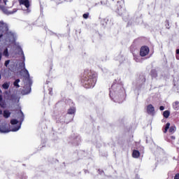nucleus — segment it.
<instances>
[{"mask_svg":"<svg viewBox=\"0 0 179 179\" xmlns=\"http://www.w3.org/2000/svg\"><path fill=\"white\" fill-rule=\"evenodd\" d=\"M1 78H2V77H1V73H0V80H1Z\"/></svg>","mask_w":179,"mask_h":179,"instance_id":"37","label":"nucleus"},{"mask_svg":"<svg viewBox=\"0 0 179 179\" xmlns=\"http://www.w3.org/2000/svg\"><path fill=\"white\" fill-rule=\"evenodd\" d=\"M165 27L166 29H170V22L169 21V20H166L165 21Z\"/></svg>","mask_w":179,"mask_h":179,"instance_id":"20","label":"nucleus"},{"mask_svg":"<svg viewBox=\"0 0 179 179\" xmlns=\"http://www.w3.org/2000/svg\"><path fill=\"white\" fill-rule=\"evenodd\" d=\"M176 54H177L178 55H179V49H177V50H176Z\"/></svg>","mask_w":179,"mask_h":179,"instance_id":"33","label":"nucleus"},{"mask_svg":"<svg viewBox=\"0 0 179 179\" xmlns=\"http://www.w3.org/2000/svg\"><path fill=\"white\" fill-rule=\"evenodd\" d=\"M176 59H179V57L178 56L176 55Z\"/></svg>","mask_w":179,"mask_h":179,"instance_id":"35","label":"nucleus"},{"mask_svg":"<svg viewBox=\"0 0 179 179\" xmlns=\"http://www.w3.org/2000/svg\"><path fill=\"white\" fill-rule=\"evenodd\" d=\"M20 113L22 114L21 120L23 121V120H24V115H23V112L22 110H20Z\"/></svg>","mask_w":179,"mask_h":179,"instance_id":"27","label":"nucleus"},{"mask_svg":"<svg viewBox=\"0 0 179 179\" xmlns=\"http://www.w3.org/2000/svg\"><path fill=\"white\" fill-rule=\"evenodd\" d=\"M24 72L25 75H27V78H30V74L29 73V71H27V69H24Z\"/></svg>","mask_w":179,"mask_h":179,"instance_id":"22","label":"nucleus"},{"mask_svg":"<svg viewBox=\"0 0 179 179\" xmlns=\"http://www.w3.org/2000/svg\"><path fill=\"white\" fill-rule=\"evenodd\" d=\"M116 12L120 16L127 12V9L125 8V3L124 1L121 0L120 1H117L116 4Z\"/></svg>","mask_w":179,"mask_h":179,"instance_id":"2","label":"nucleus"},{"mask_svg":"<svg viewBox=\"0 0 179 179\" xmlns=\"http://www.w3.org/2000/svg\"><path fill=\"white\" fill-rule=\"evenodd\" d=\"M9 83H4L3 85H2V87L3 89H5V90H8V89H9Z\"/></svg>","mask_w":179,"mask_h":179,"instance_id":"18","label":"nucleus"},{"mask_svg":"<svg viewBox=\"0 0 179 179\" xmlns=\"http://www.w3.org/2000/svg\"><path fill=\"white\" fill-rule=\"evenodd\" d=\"M0 92H1V90H0Z\"/></svg>","mask_w":179,"mask_h":179,"instance_id":"38","label":"nucleus"},{"mask_svg":"<svg viewBox=\"0 0 179 179\" xmlns=\"http://www.w3.org/2000/svg\"><path fill=\"white\" fill-rule=\"evenodd\" d=\"M3 55H4V57H9V52L8 51V48H6L4 50V51L3 52Z\"/></svg>","mask_w":179,"mask_h":179,"instance_id":"19","label":"nucleus"},{"mask_svg":"<svg viewBox=\"0 0 179 179\" xmlns=\"http://www.w3.org/2000/svg\"><path fill=\"white\" fill-rule=\"evenodd\" d=\"M0 107L1 108H5L6 107V103H5V101H3V99L2 98V95L0 94Z\"/></svg>","mask_w":179,"mask_h":179,"instance_id":"11","label":"nucleus"},{"mask_svg":"<svg viewBox=\"0 0 179 179\" xmlns=\"http://www.w3.org/2000/svg\"><path fill=\"white\" fill-rule=\"evenodd\" d=\"M147 113L148 114H152V113H155V107L152 104H149L147 106Z\"/></svg>","mask_w":179,"mask_h":179,"instance_id":"8","label":"nucleus"},{"mask_svg":"<svg viewBox=\"0 0 179 179\" xmlns=\"http://www.w3.org/2000/svg\"><path fill=\"white\" fill-rule=\"evenodd\" d=\"M17 122H19V121H17V120H15V119H13L10 120L11 125H16Z\"/></svg>","mask_w":179,"mask_h":179,"instance_id":"21","label":"nucleus"},{"mask_svg":"<svg viewBox=\"0 0 179 179\" xmlns=\"http://www.w3.org/2000/svg\"><path fill=\"white\" fill-rule=\"evenodd\" d=\"M75 113H76V109L75 108H70L67 111V114L69 115L75 114Z\"/></svg>","mask_w":179,"mask_h":179,"instance_id":"13","label":"nucleus"},{"mask_svg":"<svg viewBox=\"0 0 179 179\" xmlns=\"http://www.w3.org/2000/svg\"><path fill=\"white\" fill-rule=\"evenodd\" d=\"M150 76L152 78V79L157 77V71H156V69L151 70Z\"/></svg>","mask_w":179,"mask_h":179,"instance_id":"12","label":"nucleus"},{"mask_svg":"<svg viewBox=\"0 0 179 179\" xmlns=\"http://www.w3.org/2000/svg\"><path fill=\"white\" fill-rule=\"evenodd\" d=\"M0 132H9V130H6L4 129H2V127H0Z\"/></svg>","mask_w":179,"mask_h":179,"instance_id":"25","label":"nucleus"},{"mask_svg":"<svg viewBox=\"0 0 179 179\" xmlns=\"http://www.w3.org/2000/svg\"><path fill=\"white\" fill-rule=\"evenodd\" d=\"M174 179H179V173L175 175Z\"/></svg>","mask_w":179,"mask_h":179,"instance_id":"29","label":"nucleus"},{"mask_svg":"<svg viewBox=\"0 0 179 179\" xmlns=\"http://www.w3.org/2000/svg\"><path fill=\"white\" fill-rule=\"evenodd\" d=\"M2 114V110H0V115Z\"/></svg>","mask_w":179,"mask_h":179,"instance_id":"36","label":"nucleus"},{"mask_svg":"<svg viewBox=\"0 0 179 179\" xmlns=\"http://www.w3.org/2000/svg\"><path fill=\"white\" fill-rule=\"evenodd\" d=\"M170 122H167L166 125L164 127L163 132L164 134H167V131H169V134H174L176 131L177 130V127H176L175 125L171 126Z\"/></svg>","mask_w":179,"mask_h":179,"instance_id":"3","label":"nucleus"},{"mask_svg":"<svg viewBox=\"0 0 179 179\" xmlns=\"http://www.w3.org/2000/svg\"><path fill=\"white\" fill-rule=\"evenodd\" d=\"M83 17L84 19H87L89 17V13L83 14Z\"/></svg>","mask_w":179,"mask_h":179,"instance_id":"24","label":"nucleus"},{"mask_svg":"<svg viewBox=\"0 0 179 179\" xmlns=\"http://www.w3.org/2000/svg\"><path fill=\"white\" fill-rule=\"evenodd\" d=\"M176 12L178 13V15L179 14V6L176 8Z\"/></svg>","mask_w":179,"mask_h":179,"instance_id":"30","label":"nucleus"},{"mask_svg":"<svg viewBox=\"0 0 179 179\" xmlns=\"http://www.w3.org/2000/svg\"><path fill=\"white\" fill-rule=\"evenodd\" d=\"M171 138H172V139H176V136H171Z\"/></svg>","mask_w":179,"mask_h":179,"instance_id":"34","label":"nucleus"},{"mask_svg":"<svg viewBox=\"0 0 179 179\" xmlns=\"http://www.w3.org/2000/svg\"><path fill=\"white\" fill-rule=\"evenodd\" d=\"M132 157H134V159H138V157H141V152L139 150H134L132 152Z\"/></svg>","mask_w":179,"mask_h":179,"instance_id":"9","label":"nucleus"},{"mask_svg":"<svg viewBox=\"0 0 179 179\" xmlns=\"http://www.w3.org/2000/svg\"><path fill=\"white\" fill-rule=\"evenodd\" d=\"M2 37H3V34L1 33V34H0V38H2Z\"/></svg>","mask_w":179,"mask_h":179,"instance_id":"32","label":"nucleus"},{"mask_svg":"<svg viewBox=\"0 0 179 179\" xmlns=\"http://www.w3.org/2000/svg\"><path fill=\"white\" fill-rule=\"evenodd\" d=\"M150 50L149 49V47L144 45L142 46L140 49V55L141 57H146L148 54H149Z\"/></svg>","mask_w":179,"mask_h":179,"instance_id":"5","label":"nucleus"},{"mask_svg":"<svg viewBox=\"0 0 179 179\" xmlns=\"http://www.w3.org/2000/svg\"><path fill=\"white\" fill-rule=\"evenodd\" d=\"M20 82V79H17L13 83V85L15 87H20V85H19V83Z\"/></svg>","mask_w":179,"mask_h":179,"instance_id":"17","label":"nucleus"},{"mask_svg":"<svg viewBox=\"0 0 179 179\" xmlns=\"http://www.w3.org/2000/svg\"><path fill=\"white\" fill-rule=\"evenodd\" d=\"M10 62V60H6L4 63L5 66H8Z\"/></svg>","mask_w":179,"mask_h":179,"instance_id":"26","label":"nucleus"},{"mask_svg":"<svg viewBox=\"0 0 179 179\" xmlns=\"http://www.w3.org/2000/svg\"><path fill=\"white\" fill-rule=\"evenodd\" d=\"M141 78H143V80H142L143 83H145V82H146V78H145V76H141Z\"/></svg>","mask_w":179,"mask_h":179,"instance_id":"28","label":"nucleus"},{"mask_svg":"<svg viewBox=\"0 0 179 179\" xmlns=\"http://www.w3.org/2000/svg\"><path fill=\"white\" fill-rule=\"evenodd\" d=\"M3 117L4 118H9L10 117V112L9 110H4Z\"/></svg>","mask_w":179,"mask_h":179,"instance_id":"14","label":"nucleus"},{"mask_svg":"<svg viewBox=\"0 0 179 179\" xmlns=\"http://www.w3.org/2000/svg\"><path fill=\"white\" fill-rule=\"evenodd\" d=\"M19 129H20V126H17L15 127H14L12 131L13 132H16V131H19Z\"/></svg>","mask_w":179,"mask_h":179,"instance_id":"23","label":"nucleus"},{"mask_svg":"<svg viewBox=\"0 0 179 179\" xmlns=\"http://www.w3.org/2000/svg\"><path fill=\"white\" fill-rule=\"evenodd\" d=\"M110 89L114 90V92H121V90H122V85L120 84H113Z\"/></svg>","mask_w":179,"mask_h":179,"instance_id":"6","label":"nucleus"},{"mask_svg":"<svg viewBox=\"0 0 179 179\" xmlns=\"http://www.w3.org/2000/svg\"><path fill=\"white\" fill-rule=\"evenodd\" d=\"M20 5H23L27 8V9H29L30 8V1L29 0H19Z\"/></svg>","mask_w":179,"mask_h":179,"instance_id":"7","label":"nucleus"},{"mask_svg":"<svg viewBox=\"0 0 179 179\" xmlns=\"http://www.w3.org/2000/svg\"><path fill=\"white\" fill-rule=\"evenodd\" d=\"M159 110H160L161 111H163V110H164V106H161L159 107Z\"/></svg>","mask_w":179,"mask_h":179,"instance_id":"31","label":"nucleus"},{"mask_svg":"<svg viewBox=\"0 0 179 179\" xmlns=\"http://www.w3.org/2000/svg\"><path fill=\"white\" fill-rule=\"evenodd\" d=\"M173 108H174L176 111L178 110V108H179V102L178 101H175L173 103Z\"/></svg>","mask_w":179,"mask_h":179,"instance_id":"15","label":"nucleus"},{"mask_svg":"<svg viewBox=\"0 0 179 179\" xmlns=\"http://www.w3.org/2000/svg\"><path fill=\"white\" fill-rule=\"evenodd\" d=\"M20 50H21V55L22 56V59H23V61H24V59H25V58H24V53L23 52V50L22 49H20ZM20 66L22 68H23V69H26V64H24V62H23L21 64Z\"/></svg>","mask_w":179,"mask_h":179,"instance_id":"10","label":"nucleus"},{"mask_svg":"<svg viewBox=\"0 0 179 179\" xmlns=\"http://www.w3.org/2000/svg\"><path fill=\"white\" fill-rule=\"evenodd\" d=\"M80 82L85 89L94 87L97 82V73L92 70L85 69L81 76Z\"/></svg>","mask_w":179,"mask_h":179,"instance_id":"1","label":"nucleus"},{"mask_svg":"<svg viewBox=\"0 0 179 179\" xmlns=\"http://www.w3.org/2000/svg\"><path fill=\"white\" fill-rule=\"evenodd\" d=\"M163 116L164 118H169L170 117V110L164 111Z\"/></svg>","mask_w":179,"mask_h":179,"instance_id":"16","label":"nucleus"},{"mask_svg":"<svg viewBox=\"0 0 179 179\" xmlns=\"http://www.w3.org/2000/svg\"><path fill=\"white\" fill-rule=\"evenodd\" d=\"M0 33H1V34H9V27L8 24L3 21H0Z\"/></svg>","mask_w":179,"mask_h":179,"instance_id":"4","label":"nucleus"}]
</instances>
